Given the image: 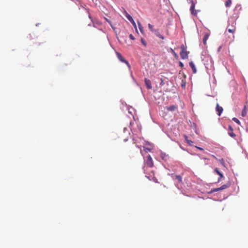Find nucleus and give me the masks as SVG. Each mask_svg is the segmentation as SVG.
Returning <instances> with one entry per match:
<instances>
[{"label": "nucleus", "mask_w": 248, "mask_h": 248, "mask_svg": "<svg viewBox=\"0 0 248 248\" xmlns=\"http://www.w3.org/2000/svg\"><path fill=\"white\" fill-rule=\"evenodd\" d=\"M129 37L132 40H134L135 39V38H134V36L132 34H130Z\"/></svg>", "instance_id": "c756f323"}, {"label": "nucleus", "mask_w": 248, "mask_h": 248, "mask_svg": "<svg viewBox=\"0 0 248 248\" xmlns=\"http://www.w3.org/2000/svg\"><path fill=\"white\" fill-rule=\"evenodd\" d=\"M223 111V108H222V107L219 106V104L217 103L216 105V111L217 112V115L218 116H220Z\"/></svg>", "instance_id": "1a4fd4ad"}, {"label": "nucleus", "mask_w": 248, "mask_h": 248, "mask_svg": "<svg viewBox=\"0 0 248 248\" xmlns=\"http://www.w3.org/2000/svg\"><path fill=\"white\" fill-rule=\"evenodd\" d=\"M236 23L234 21H229L227 30L230 33H234L236 31Z\"/></svg>", "instance_id": "f03ea898"}, {"label": "nucleus", "mask_w": 248, "mask_h": 248, "mask_svg": "<svg viewBox=\"0 0 248 248\" xmlns=\"http://www.w3.org/2000/svg\"><path fill=\"white\" fill-rule=\"evenodd\" d=\"M138 26H139V29L140 31L141 32L143 33V27H142L141 24L139 22H138Z\"/></svg>", "instance_id": "b1692460"}, {"label": "nucleus", "mask_w": 248, "mask_h": 248, "mask_svg": "<svg viewBox=\"0 0 248 248\" xmlns=\"http://www.w3.org/2000/svg\"><path fill=\"white\" fill-rule=\"evenodd\" d=\"M186 142L190 146L193 145V141L191 140H188Z\"/></svg>", "instance_id": "393cba45"}, {"label": "nucleus", "mask_w": 248, "mask_h": 248, "mask_svg": "<svg viewBox=\"0 0 248 248\" xmlns=\"http://www.w3.org/2000/svg\"><path fill=\"white\" fill-rule=\"evenodd\" d=\"M221 47L220 46L219 48H218V50H219L220 49H221Z\"/></svg>", "instance_id": "f704fd0d"}, {"label": "nucleus", "mask_w": 248, "mask_h": 248, "mask_svg": "<svg viewBox=\"0 0 248 248\" xmlns=\"http://www.w3.org/2000/svg\"><path fill=\"white\" fill-rule=\"evenodd\" d=\"M116 55H117V58L118 59H119V60L120 61H121V62H124L127 65V66L129 68H130V65L129 64V63L128 62V61H127L126 60H125L124 57H123V56L119 52H116Z\"/></svg>", "instance_id": "7ed1b4c3"}, {"label": "nucleus", "mask_w": 248, "mask_h": 248, "mask_svg": "<svg viewBox=\"0 0 248 248\" xmlns=\"http://www.w3.org/2000/svg\"><path fill=\"white\" fill-rule=\"evenodd\" d=\"M146 164L149 167H152L154 166V162L152 158L150 155H148L146 157Z\"/></svg>", "instance_id": "20e7f679"}, {"label": "nucleus", "mask_w": 248, "mask_h": 248, "mask_svg": "<svg viewBox=\"0 0 248 248\" xmlns=\"http://www.w3.org/2000/svg\"><path fill=\"white\" fill-rule=\"evenodd\" d=\"M189 66L191 68L193 73L194 74L196 73V72H197L196 68V66L193 62H189Z\"/></svg>", "instance_id": "ddd939ff"}, {"label": "nucleus", "mask_w": 248, "mask_h": 248, "mask_svg": "<svg viewBox=\"0 0 248 248\" xmlns=\"http://www.w3.org/2000/svg\"><path fill=\"white\" fill-rule=\"evenodd\" d=\"M129 21L133 24V25L135 27V28H136V23H135L134 20H133V18H132V19L129 20Z\"/></svg>", "instance_id": "a878e982"}, {"label": "nucleus", "mask_w": 248, "mask_h": 248, "mask_svg": "<svg viewBox=\"0 0 248 248\" xmlns=\"http://www.w3.org/2000/svg\"><path fill=\"white\" fill-rule=\"evenodd\" d=\"M209 34L208 33H205L203 38V43L204 45H206V41L209 38Z\"/></svg>", "instance_id": "4468645a"}, {"label": "nucleus", "mask_w": 248, "mask_h": 248, "mask_svg": "<svg viewBox=\"0 0 248 248\" xmlns=\"http://www.w3.org/2000/svg\"><path fill=\"white\" fill-rule=\"evenodd\" d=\"M160 157L164 160L167 161L170 158L169 155L166 154L165 153L161 152L160 154Z\"/></svg>", "instance_id": "9b49d317"}, {"label": "nucleus", "mask_w": 248, "mask_h": 248, "mask_svg": "<svg viewBox=\"0 0 248 248\" xmlns=\"http://www.w3.org/2000/svg\"><path fill=\"white\" fill-rule=\"evenodd\" d=\"M229 185H222L221 187H218V188H214V189H213L211 191L212 192H217V191H218L219 190H223V189H224L226 188H227L228 187H229Z\"/></svg>", "instance_id": "6e6552de"}, {"label": "nucleus", "mask_w": 248, "mask_h": 248, "mask_svg": "<svg viewBox=\"0 0 248 248\" xmlns=\"http://www.w3.org/2000/svg\"><path fill=\"white\" fill-rule=\"evenodd\" d=\"M124 140L125 141H127V139H124Z\"/></svg>", "instance_id": "c9c22d12"}, {"label": "nucleus", "mask_w": 248, "mask_h": 248, "mask_svg": "<svg viewBox=\"0 0 248 248\" xmlns=\"http://www.w3.org/2000/svg\"><path fill=\"white\" fill-rule=\"evenodd\" d=\"M140 41H141V43H142V44H143L145 46H146L147 44H146V41H145V40H144L142 38H141Z\"/></svg>", "instance_id": "bb28decb"}, {"label": "nucleus", "mask_w": 248, "mask_h": 248, "mask_svg": "<svg viewBox=\"0 0 248 248\" xmlns=\"http://www.w3.org/2000/svg\"><path fill=\"white\" fill-rule=\"evenodd\" d=\"M170 51L175 58H178V56L177 53L171 48H170Z\"/></svg>", "instance_id": "6ab92c4d"}, {"label": "nucleus", "mask_w": 248, "mask_h": 248, "mask_svg": "<svg viewBox=\"0 0 248 248\" xmlns=\"http://www.w3.org/2000/svg\"><path fill=\"white\" fill-rule=\"evenodd\" d=\"M124 14L129 20L132 19V17L131 16L129 15L125 10L124 11Z\"/></svg>", "instance_id": "aec40b11"}, {"label": "nucleus", "mask_w": 248, "mask_h": 248, "mask_svg": "<svg viewBox=\"0 0 248 248\" xmlns=\"http://www.w3.org/2000/svg\"><path fill=\"white\" fill-rule=\"evenodd\" d=\"M184 138L186 142L188 140V137L186 135H184Z\"/></svg>", "instance_id": "7c9ffc66"}, {"label": "nucleus", "mask_w": 248, "mask_h": 248, "mask_svg": "<svg viewBox=\"0 0 248 248\" xmlns=\"http://www.w3.org/2000/svg\"><path fill=\"white\" fill-rule=\"evenodd\" d=\"M228 134L232 138L235 137V134L233 132V129L231 125H229L228 127Z\"/></svg>", "instance_id": "f8f14e48"}, {"label": "nucleus", "mask_w": 248, "mask_h": 248, "mask_svg": "<svg viewBox=\"0 0 248 248\" xmlns=\"http://www.w3.org/2000/svg\"><path fill=\"white\" fill-rule=\"evenodd\" d=\"M212 156L214 157L216 160H218V159L214 155H212Z\"/></svg>", "instance_id": "72a5a7b5"}, {"label": "nucleus", "mask_w": 248, "mask_h": 248, "mask_svg": "<svg viewBox=\"0 0 248 248\" xmlns=\"http://www.w3.org/2000/svg\"><path fill=\"white\" fill-rule=\"evenodd\" d=\"M171 177L173 180H177L179 183H182V176L180 175H175L172 174Z\"/></svg>", "instance_id": "0eeeda50"}, {"label": "nucleus", "mask_w": 248, "mask_h": 248, "mask_svg": "<svg viewBox=\"0 0 248 248\" xmlns=\"http://www.w3.org/2000/svg\"><path fill=\"white\" fill-rule=\"evenodd\" d=\"M166 109L168 111L174 112L177 110L178 106L176 105H173L170 106H167L166 107Z\"/></svg>", "instance_id": "39448f33"}, {"label": "nucleus", "mask_w": 248, "mask_h": 248, "mask_svg": "<svg viewBox=\"0 0 248 248\" xmlns=\"http://www.w3.org/2000/svg\"><path fill=\"white\" fill-rule=\"evenodd\" d=\"M105 19H106V20L107 21V22H108L109 24H110V23H111V22H110V21L109 20H108V19H107V18H105Z\"/></svg>", "instance_id": "473e14b6"}, {"label": "nucleus", "mask_w": 248, "mask_h": 248, "mask_svg": "<svg viewBox=\"0 0 248 248\" xmlns=\"http://www.w3.org/2000/svg\"><path fill=\"white\" fill-rule=\"evenodd\" d=\"M191 6L190 8V10L191 11V13L193 15L196 16L197 11L196 10H195V3L193 1V0H191Z\"/></svg>", "instance_id": "423d86ee"}, {"label": "nucleus", "mask_w": 248, "mask_h": 248, "mask_svg": "<svg viewBox=\"0 0 248 248\" xmlns=\"http://www.w3.org/2000/svg\"><path fill=\"white\" fill-rule=\"evenodd\" d=\"M218 160L223 166L225 167V163L224 160L223 158L219 159Z\"/></svg>", "instance_id": "5701e85b"}, {"label": "nucleus", "mask_w": 248, "mask_h": 248, "mask_svg": "<svg viewBox=\"0 0 248 248\" xmlns=\"http://www.w3.org/2000/svg\"><path fill=\"white\" fill-rule=\"evenodd\" d=\"M179 66L180 67H181L182 68H183L184 67V64L183 63V62H179Z\"/></svg>", "instance_id": "c85d7f7f"}, {"label": "nucleus", "mask_w": 248, "mask_h": 248, "mask_svg": "<svg viewBox=\"0 0 248 248\" xmlns=\"http://www.w3.org/2000/svg\"><path fill=\"white\" fill-rule=\"evenodd\" d=\"M232 121H233L234 122H235L236 123L238 124H240L241 123L240 122V121L236 118L235 117H233L232 119Z\"/></svg>", "instance_id": "412c9836"}, {"label": "nucleus", "mask_w": 248, "mask_h": 248, "mask_svg": "<svg viewBox=\"0 0 248 248\" xmlns=\"http://www.w3.org/2000/svg\"><path fill=\"white\" fill-rule=\"evenodd\" d=\"M148 27L152 32H154L155 30L154 29L153 26H152L151 24H148Z\"/></svg>", "instance_id": "4be33fe9"}, {"label": "nucleus", "mask_w": 248, "mask_h": 248, "mask_svg": "<svg viewBox=\"0 0 248 248\" xmlns=\"http://www.w3.org/2000/svg\"><path fill=\"white\" fill-rule=\"evenodd\" d=\"M181 86L183 87V88H185V86H186V82L184 81L183 80H182V83H181Z\"/></svg>", "instance_id": "cd10ccee"}, {"label": "nucleus", "mask_w": 248, "mask_h": 248, "mask_svg": "<svg viewBox=\"0 0 248 248\" xmlns=\"http://www.w3.org/2000/svg\"><path fill=\"white\" fill-rule=\"evenodd\" d=\"M144 82L147 88L148 89H151L152 88V83L150 79L145 78L144 79Z\"/></svg>", "instance_id": "9d476101"}, {"label": "nucleus", "mask_w": 248, "mask_h": 248, "mask_svg": "<svg viewBox=\"0 0 248 248\" xmlns=\"http://www.w3.org/2000/svg\"><path fill=\"white\" fill-rule=\"evenodd\" d=\"M232 4V0H227V1L225 2V5L226 7H230Z\"/></svg>", "instance_id": "a211bd4d"}, {"label": "nucleus", "mask_w": 248, "mask_h": 248, "mask_svg": "<svg viewBox=\"0 0 248 248\" xmlns=\"http://www.w3.org/2000/svg\"><path fill=\"white\" fill-rule=\"evenodd\" d=\"M195 147L197 148V149H199L200 150H201V151L203 150V148H201V147H199L198 146H195Z\"/></svg>", "instance_id": "2f4dec72"}, {"label": "nucleus", "mask_w": 248, "mask_h": 248, "mask_svg": "<svg viewBox=\"0 0 248 248\" xmlns=\"http://www.w3.org/2000/svg\"><path fill=\"white\" fill-rule=\"evenodd\" d=\"M215 171L216 173L219 176V178L218 179V182H219L221 179L223 177V175L222 173H221L217 168H216L215 169Z\"/></svg>", "instance_id": "2eb2a0df"}, {"label": "nucleus", "mask_w": 248, "mask_h": 248, "mask_svg": "<svg viewBox=\"0 0 248 248\" xmlns=\"http://www.w3.org/2000/svg\"><path fill=\"white\" fill-rule=\"evenodd\" d=\"M246 114H247V108H246V106H245L243 109L242 110L241 115L243 117H245V116H246Z\"/></svg>", "instance_id": "f3484780"}, {"label": "nucleus", "mask_w": 248, "mask_h": 248, "mask_svg": "<svg viewBox=\"0 0 248 248\" xmlns=\"http://www.w3.org/2000/svg\"><path fill=\"white\" fill-rule=\"evenodd\" d=\"M181 51L180 53L181 58L182 59H186L188 58L189 52L186 50V46L184 45H182L181 46Z\"/></svg>", "instance_id": "f257e3e1"}, {"label": "nucleus", "mask_w": 248, "mask_h": 248, "mask_svg": "<svg viewBox=\"0 0 248 248\" xmlns=\"http://www.w3.org/2000/svg\"><path fill=\"white\" fill-rule=\"evenodd\" d=\"M153 32H154L156 36L158 37L159 38H161L162 39H164V36L160 34V33H159V32L158 31V30H155Z\"/></svg>", "instance_id": "dca6fc26"}]
</instances>
